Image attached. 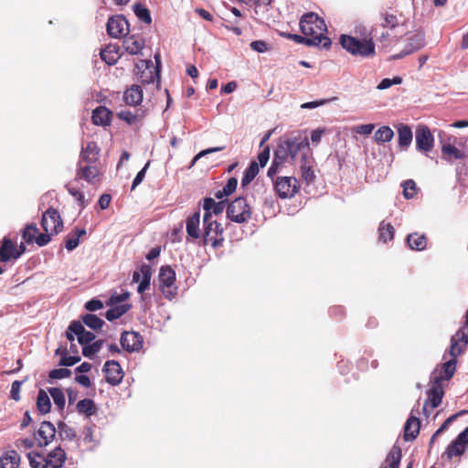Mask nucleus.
I'll use <instances>...</instances> for the list:
<instances>
[{
  "instance_id": "1",
  "label": "nucleus",
  "mask_w": 468,
  "mask_h": 468,
  "mask_svg": "<svg viewBox=\"0 0 468 468\" xmlns=\"http://www.w3.org/2000/svg\"><path fill=\"white\" fill-rule=\"evenodd\" d=\"M310 143L305 135L297 134L289 136L282 140L273 153V159L271 166L268 168L267 176L273 179V176L280 171L289 160L292 164L299 153L303 151L310 152Z\"/></svg>"
},
{
  "instance_id": "2",
  "label": "nucleus",
  "mask_w": 468,
  "mask_h": 468,
  "mask_svg": "<svg viewBox=\"0 0 468 468\" xmlns=\"http://www.w3.org/2000/svg\"><path fill=\"white\" fill-rule=\"evenodd\" d=\"M341 47L353 56L372 58L376 55L375 43L372 38L358 39L350 35L342 34L339 37Z\"/></svg>"
},
{
  "instance_id": "3",
  "label": "nucleus",
  "mask_w": 468,
  "mask_h": 468,
  "mask_svg": "<svg viewBox=\"0 0 468 468\" xmlns=\"http://www.w3.org/2000/svg\"><path fill=\"white\" fill-rule=\"evenodd\" d=\"M300 30L303 35L309 37H327L324 33L327 31V27L323 18L319 17L316 13L307 12L301 16Z\"/></svg>"
},
{
  "instance_id": "4",
  "label": "nucleus",
  "mask_w": 468,
  "mask_h": 468,
  "mask_svg": "<svg viewBox=\"0 0 468 468\" xmlns=\"http://www.w3.org/2000/svg\"><path fill=\"white\" fill-rule=\"evenodd\" d=\"M227 218L235 223L248 222L251 218V208L244 197H238L231 202L228 201Z\"/></svg>"
},
{
  "instance_id": "5",
  "label": "nucleus",
  "mask_w": 468,
  "mask_h": 468,
  "mask_svg": "<svg viewBox=\"0 0 468 468\" xmlns=\"http://www.w3.org/2000/svg\"><path fill=\"white\" fill-rule=\"evenodd\" d=\"M159 289L164 296L172 300L177 294V287L176 282V271L169 265L162 266L158 274Z\"/></svg>"
},
{
  "instance_id": "6",
  "label": "nucleus",
  "mask_w": 468,
  "mask_h": 468,
  "mask_svg": "<svg viewBox=\"0 0 468 468\" xmlns=\"http://www.w3.org/2000/svg\"><path fill=\"white\" fill-rule=\"evenodd\" d=\"M41 227L51 235L59 233L63 229V221L58 209L48 208L42 215Z\"/></svg>"
},
{
  "instance_id": "7",
  "label": "nucleus",
  "mask_w": 468,
  "mask_h": 468,
  "mask_svg": "<svg viewBox=\"0 0 468 468\" xmlns=\"http://www.w3.org/2000/svg\"><path fill=\"white\" fill-rule=\"evenodd\" d=\"M186 242H196L201 246L203 232L200 229V208L186 219Z\"/></svg>"
},
{
  "instance_id": "8",
  "label": "nucleus",
  "mask_w": 468,
  "mask_h": 468,
  "mask_svg": "<svg viewBox=\"0 0 468 468\" xmlns=\"http://www.w3.org/2000/svg\"><path fill=\"white\" fill-rule=\"evenodd\" d=\"M416 150L429 153L434 146V137L427 125H420L415 132Z\"/></svg>"
},
{
  "instance_id": "9",
  "label": "nucleus",
  "mask_w": 468,
  "mask_h": 468,
  "mask_svg": "<svg viewBox=\"0 0 468 468\" xmlns=\"http://www.w3.org/2000/svg\"><path fill=\"white\" fill-rule=\"evenodd\" d=\"M106 30L109 36L118 38L128 34L129 23L122 15H115L108 19Z\"/></svg>"
},
{
  "instance_id": "10",
  "label": "nucleus",
  "mask_w": 468,
  "mask_h": 468,
  "mask_svg": "<svg viewBox=\"0 0 468 468\" xmlns=\"http://www.w3.org/2000/svg\"><path fill=\"white\" fill-rule=\"evenodd\" d=\"M122 348L128 353L139 352L143 348L144 338L135 331H124L121 335Z\"/></svg>"
},
{
  "instance_id": "11",
  "label": "nucleus",
  "mask_w": 468,
  "mask_h": 468,
  "mask_svg": "<svg viewBox=\"0 0 468 468\" xmlns=\"http://www.w3.org/2000/svg\"><path fill=\"white\" fill-rule=\"evenodd\" d=\"M274 186L281 198L292 197L299 189L298 181L294 176L278 177Z\"/></svg>"
},
{
  "instance_id": "12",
  "label": "nucleus",
  "mask_w": 468,
  "mask_h": 468,
  "mask_svg": "<svg viewBox=\"0 0 468 468\" xmlns=\"http://www.w3.org/2000/svg\"><path fill=\"white\" fill-rule=\"evenodd\" d=\"M224 228L218 221H214L211 223V230L209 231V235L207 236L206 230L203 229V236L201 239V246H207L208 243L214 249H218L223 245L224 242Z\"/></svg>"
},
{
  "instance_id": "13",
  "label": "nucleus",
  "mask_w": 468,
  "mask_h": 468,
  "mask_svg": "<svg viewBox=\"0 0 468 468\" xmlns=\"http://www.w3.org/2000/svg\"><path fill=\"white\" fill-rule=\"evenodd\" d=\"M457 357L452 358L441 365V369L435 368L431 376L433 384H442L444 380H450L456 370Z\"/></svg>"
},
{
  "instance_id": "14",
  "label": "nucleus",
  "mask_w": 468,
  "mask_h": 468,
  "mask_svg": "<svg viewBox=\"0 0 468 468\" xmlns=\"http://www.w3.org/2000/svg\"><path fill=\"white\" fill-rule=\"evenodd\" d=\"M102 371L105 373L106 381L112 386L119 385L124 377V372L116 360H107L104 365Z\"/></svg>"
},
{
  "instance_id": "15",
  "label": "nucleus",
  "mask_w": 468,
  "mask_h": 468,
  "mask_svg": "<svg viewBox=\"0 0 468 468\" xmlns=\"http://www.w3.org/2000/svg\"><path fill=\"white\" fill-rule=\"evenodd\" d=\"M284 36L288 39L293 40L298 44H304L308 47H320L324 49H328L332 45V41L329 37H322L321 36L317 37H309L304 35L292 33L284 34Z\"/></svg>"
},
{
  "instance_id": "16",
  "label": "nucleus",
  "mask_w": 468,
  "mask_h": 468,
  "mask_svg": "<svg viewBox=\"0 0 468 468\" xmlns=\"http://www.w3.org/2000/svg\"><path fill=\"white\" fill-rule=\"evenodd\" d=\"M152 277V267L149 264L143 263L140 267V271H133V282H139L137 292L144 293L150 288Z\"/></svg>"
},
{
  "instance_id": "17",
  "label": "nucleus",
  "mask_w": 468,
  "mask_h": 468,
  "mask_svg": "<svg viewBox=\"0 0 468 468\" xmlns=\"http://www.w3.org/2000/svg\"><path fill=\"white\" fill-rule=\"evenodd\" d=\"M419 404L411 410V414L404 424V440L411 441L417 438L420 432V420L413 415V412H419Z\"/></svg>"
},
{
  "instance_id": "18",
  "label": "nucleus",
  "mask_w": 468,
  "mask_h": 468,
  "mask_svg": "<svg viewBox=\"0 0 468 468\" xmlns=\"http://www.w3.org/2000/svg\"><path fill=\"white\" fill-rule=\"evenodd\" d=\"M56 432V428L52 422L48 420L42 421L39 429L37 431V436L39 437L37 446H48L55 439Z\"/></svg>"
},
{
  "instance_id": "19",
  "label": "nucleus",
  "mask_w": 468,
  "mask_h": 468,
  "mask_svg": "<svg viewBox=\"0 0 468 468\" xmlns=\"http://www.w3.org/2000/svg\"><path fill=\"white\" fill-rule=\"evenodd\" d=\"M122 46L129 54L139 55L144 47V40L140 36L127 34L124 36Z\"/></svg>"
},
{
  "instance_id": "20",
  "label": "nucleus",
  "mask_w": 468,
  "mask_h": 468,
  "mask_svg": "<svg viewBox=\"0 0 468 468\" xmlns=\"http://www.w3.org/2000/svg\"><path fill=\"white\" fill-rule=\"evenodd\" d=\"M443 388L442 384H433V386L428 390L427 395L428 399L423 405L424 413L427 412V405L431 404L432 409H435L440 406L443 397Z\"/></svg>"
},
{
  "instance_id": "21",
  "label": "nucleus",
  "mask_w": 468,
  "mask_h": 468,
  "mask_svg": "<svg viewBox=\"0 0 468 468\" xmlns=\"http://www.w3.org/2000/svg\"><path fill=\"white\" fill-rule=\"evenodd\" d=\"M397 132L399 147L402 151L408 150L413 139L411 128L408 124L399 123Z\"/></svg>"
},
{
  "instance_id": "22",
  "label": "nucleus",
  "mask_w": 468,
  "mask_h": 468,
  "mask_svg": "<svg viewBox=\"0 0 468 468\" xmlns=\"http://www.w3.org/2000/svg\"><path fill=\"white\" fill-rule=\"evenodd\" d=\"M16 255V244L15 242L5 237L0 244V262H8L11 260H17Z\"/></svg>"
},
{
  "instance_id": "23",
  "label": "nucleus",
  "mask_w": 468,
  "mask_h": 468,
  "mask_svg": "<svg viewBox=\"0 0 468 468\" xmlns=\"http://www.w3.org/2000/svg\"><path fill=\"white\" fill-rule=\"evenodd\" d=\"M441 158L447 163L452 164L453 160H463L466 158V154L451 144H444L441 146Z\"/></svg>"
},
{
  "instance_id": "24",
  "label": "nucleus",
  "mask_w": 468,
  "mask_h": 468,
  "mask_svg": "<svg viewBox=\"0 0 468 468\" xmlns=\"http://www.w3.org/2000/svg\"><path fill=\"white\" fill-rule=\"evenodd\" d=\"M112 112L104 106H98L92 112L91 120L93 124L108 126L111 124Z\"/></svg>"
},
{
  "instance_id": "25",
  "label": "nucleus",
  "mask_w": 468,
  "mask_h": 468,
  "mask_svg": "<svg viewBox=\"0 0 468 468\" xmlns=\"http://www.w3.org/2000/svg\"><path fill=\"white\" fill-rule=\"evenodd\" d=\"M124 101L127 105L136 106L143 101V89L140 85H132L124 91Z\"/></svg>"
},
{
  "instance_id": "26",
  "label": "nucleus",
  "mask_w": 468,
  "mask_h": 468,
  "mask_svg": "<svg viewBox=\"0 0 468 468\" xmlns=\"http://www.w3.org/2000/svg\"><path fill=\"white\" fill-rule=\"evenodd\" d=\"M46 459L48 466L61 468L66 461L65 451L60 446H58L48 453Z\"/></svg>"
},
{
  "instance_id": "27",
  "label": "nucleus",
  "mask_w": 468,
  "mask_h": 468,
  "mask_svg": "<svg viewBox=\"0 0 468 468\" xmlns=\"http://www.w3.org/2000/svg\"><path fill=\"white\" fill-rule=\"evenodd\" d=\"M426 44L425 34L422 31H417L407 37V48L410 53L420 50Z\"/></svg>"
},
{
  "instance_id": "28",
  "label": "nucleus",
  "mask_w": 468,
  "mask_h": 468,
  "mask_svg": "<svg viewBox=\"0 0 468 468\" xmlns=\"http://www.w3.org/2000/svg\"><path fill=\"white\" fill-rule=\"evenodd\" d=\"M0 464L3 468H19L20 456L15 450H8L0 456Z\"/></svg>"
},
{
  "instance_id": "29",
  "label": "nucleus",
  "mask_w": 468,
  "mask_h": 468,
  "mask_svg": "<svg viewBox=\"0 0 468 468\" xmlns=\"http://www.w3.org/2000/svg\"><path fill=\"white\" fill-rule=\"evenodd\" d=\"M460 342H463L464 345L468 344V335L465 333H461L458 331L451 338V346L449 353L451 356L457 357L463 352V347L459 345Z\"/></svg>"
},
{
  "instance_id": "30",
  "label": "nucleus",
  "mask_w": 468,
  "mask_h": 468,
  "mask_svg": "<svg viewBox=\"0 0 468 468\" xmlns=\"http://www.w3.org/2000/svg\"><path fill=\"white\" fill-rule=\"evenodd\" d=\"M300 170H301V176H302L303 179L307 184H311L314 182L315 176H314L311 162L307 157V154L304 152L302 153V154H301Z\"/></svg>"
},
{
  "instance_id": "31",
  "label": "nucleus",
  "mask_w": 468,
  "mask_h": 468,
  "mask_svg": "<svg viewBox=\"0 0 468 468\" xmlns=\"http://www.w3.org/2000/svg\"><path fill=\"white\" fill-rule=\"evenodd\" d=\"M406 240L410 250L421 251L426 249L427 238L424 234L417 232L409 234Z\"/></svg>"
},
{
  "instance_id": "32",
  "label": "nucleus",
  "mask_w": 468,
  "mask_h": 468,
  "mask_svg": "<svg viewBox=\"0 0 468 468\" xmlns=\"http://www.w3.org/2000/svg\"><path fill=\"white\" fill-rule=\"evenodd\" d=\"M81 162L79 161L77 177L86 180L88 183L92 184L95 178L98 176V169L93 165L81 166Z\"/></svg>"
},
{
  "instance_id": "33",
  "label": "nucleus",
  "mask_w": 468,
  "mask_h": 468,
  "mask_svg": "<svg viewBox=\"0 0 468 468\" xmlns=\"http://www.w3.org/2000/svg\"><path fill=\"white\" fill-rule=\"evenodd\" d=\"M226 206H228V199L218 202H216L212 197H205L203 199V209H210L215 216L220 215L224 211Z\"/></svg>"
},
{
  "instance_id": "34",
  "label": "nucleus",
  "mask_w": 468,
  "mask_h": 468,
  "mask_svg": "<svg viewBox=\"0 0 468 468\" xmlns=\"http://www.w3.org/2000/svg\"><path fill=\"white\" fill-rule=\"evenodd\" d=\"M99 154V148L95 142H89L85 148H82L80 152V162L85 161L89 164L94 163L97 160Z\"/></svg>"
},
{
  "instance_id": "35",
  "label": "nucleus",
  "mask_w": 468,
  "mask_h": 468,
  "mask_svg": "<svg viewBox=\"0 0 468 468\" xmlns=\"http://www.w3.org/2000/svg\"><path fill=\"white\" fill-rule=\"evenodd\" d=\"M466 451V444L455 438L446 448L444 454L448 460H452L453 456H461Z\"/></svg>"
},
{
  "instance_id": "36",
  "label": "nucleus",
  "mask_w": 468,
  "mask_h": 468,
  "mask_svg": "<svg viewBox=\"0 0 468 468\" xmlns=\"http://www.w3.org/2000/svg\"><path fill=\"white\" fill-rule=\"evenodd\" d=\"M37 409L40 415L48 413L51 410L50 399L48 391L39 389L37 396Z\"/></svg>"
},
{
  "instance_id": "37",
  "label": "nucleus",
  "mask_w": 468,
  "mask_h": 468,
  "mask_svg": "<svg viewBox=\"0 0 468 468\" xmlns=\"http://www.w3.org/2000/svg\"><path fill=\"white\" fill-rule=\"evenodd\" d=\"M74 329L78 332V343L82 347L91 343L96 338L95 334L92 333L91 331L86 330L82 323L79 320L78 325H76Z\"/></svg>"
},
{
  "instance_id": "38",
  "label": "nucleus",
  "mask_w": 468,
  "mask_h": 468,
  "mask_svg": "<svg viewBox=\"0 0 468 468\" xmlns=\"http://www.w3.org/2000/svg\"><path fill=\"white\" fill-rule=\"evenodd\" d=\"M85 229L75 228L72 234H69L65 240V248L67 250L71 251L80 245V239L81 236L86 235Z\"/></svg>"
},
{
  "instance_id": "39",
  "label": "nucleus",
  "mask_w": 468,
  "mask_h": 468,
  "mask_svg": "<svg viewBox=\"0 0 468 468\" xmlns=\"http://www.w3.org/2000/svg\"><path fill=\"white\" fill-rule=\"evenodd\" d=\"M76 410L79 414H83L87 418H90L95 414L96 405L93 399H83L77 403Z\"/></svg>"
},
{
  "instance_id": "40",
  "label": "nucleus",
  "mask_w": 468,
  "mask_h": 468,
  "mask_svg": "<svg viewBox=\"0 0 468 468\" xmlns=\"http://www.w3.org/2000/svg\"><path fill=\"white\" fill-rule=\"evenodd\" d=\"M131 307L132 304L130 303H122L119 305L114 304L113 307L106 311L105 318L110 322L119 319L124 314H126L131 309Z\"/></svg>"
},
{
  "instance_id": "41",
  "label": "nucleus",
  "mask_w": 468,
  "mask_h": 468,
  "mask_svg": "<svg viewBox=\"0 0 468 468\" xmlns=\"http://www.w3.org/2000/svg\"><path fill=\"white\" fill-rule=\"evenodd\" d=\"M80 322L82 323L83 325H86L87 327L94 331L101 329L105 324V322L101 318L92 314H86L84 315H81Z\"/></svg>"
},
{
  "instance_id": "42",
  "label": "nucleus",
  "mask_w": 468,
  "mask_h": 468,
  "mask_svg": "<svg viewBox=\"0 0 468 468\" xmlns=\"http://www.w3.org/2000/svg\"><path fill=\"white\" fill-rule=\"evenodd\" d=\"M259 173V165L255 160H251L245 169L242 179H241V186L245 187L248 186L258 175Z\"/></svg>"
},
{
  "instance_id": "43",
  "label": "nucleus",
  "mask_w": 468,
  "mask_h": 468,
  "mask_svg": "<svg viewBox=\"0 0 468 468\" xmlns=\"http://www.w3.org/2000/svg\"><path fill=\"white\" fill-rule=\"evenodd\" d=\"M395 229L390 223L385 221L380 222L378 227V239L380 241L387 243L394 239Z\"/></svg>"
},
{
  "instance_id": "44",
  "label": "nucleus",
  "mask_w": 468,
  "mask_h": 468,
  "mask_svg": "<svg viewBox=\"0 0 468 468\" xmlns=\"http://www.w3.org/2000/svg\"><path fill=\"white\" fill-rule=\"evenodd\" d=\"M119 58L118 48L114 46H108L101 51V58L108 65H114Z\"/></svg>"
},
{
  "instance_id": "45",
  "label": "nucleus",
  "mask_w": 468,
  "mask_h": 468,
  "mask_svg": "<svg viewBox=\"0 0 468 468\" xmlns=\"http://www.w3.org/2000/svg\"><path fill=\"white\" fill-rule=\"evenodd\" d=\"M402 453L399 446L394 445L388 452L386 463H388V468H399L401 461ZM388 468V467H381Z\"/></svg>"
},
{
  "instance_id": "46",
  "label": "nucleus",
  "mask_w": 468,
  "mask_h": 468,
  "mask_svg": "<svg viewBox=\"0 0 468 468\" xmlns=\"http://www.w3.org/2000/svg\"><path fill=\"white\" fill-rule=\"evenodd\" d=\"M394 137V132L389 126L383 125L379 127L374 134V139L377 143H388Z\"/></svg>"
},
{
  "instance_id": "47",
  "label": "nucleus",
  "mask_w": 468,
  "mask_h": 468,
  "mask_svg": "<svg viewBox=\"0 0 468 468\" xmlns=\"http://www.w3.org/2000/svg\"><path fill=\"white\" fill-rule=\"evenodd\" d=\"M48 392L50 394L54 404L58 410H63L66 404V399L63 390L60 388L53 387L48 388Z\"/></svg>"
},
{
  "instance_id": "48",
  "label": "nucleus",
  "mask_w": 468,
  "mask_h": 468,
  "mask_svg": "<svg viewBox=\"0 0 468 468\" xmlns=\"http://www.w3.org/2000/svg\"><path fill=\"white\" fill-rule=\"evenodd\" d=\"M133 12L137 18L144 23L150 25L152 23V17L149 9L141 3L133 5Z\"/></svg>"
},
{
  "instance_id": "49",
  "label": "nucleus",
  "mask_w": 468,
  "mask_h": 468,
  "mask_svg": "<svg viewBox=\"0 0 468 468\" xmlns=\"http://www.w3.org/2000/svg\"><path fill=\"white\" fill-rule=\"evenodd\" d=\"M154 58H155V61H156V67L154 69V73H153V70H148V72L146 71H142L141 75H140V80L143 83H152L154 81V79H159V75H160V66H161V61H160V58H159V55H155L154 56Z\"/></svg>"
},
{
  "instance_id": "50",
  "label": "nucleus",
  "mask_w": 468,
  "mask_h": 468,
  "mask_svg": "<svg viewBox=\"0 0 468 468\" xmlns=\"http://www.w3.org/2000/svg\"><path fill=\"white\" fill-rule=\"evenodd\" d=\"M104 340L98 339L82 347V355L85 357L91 359L101 348Z\"/></svg>"
},
{
  "instance_id": "51",
  "label": "nucleus",
  "mask_w": 468,
  "mask_h": 468,
  "mask_svg": "<svg viewBox=\"0 0 468 468\" xmlns=\"http://www.w3.org/2000/svg\"><path fill=\"white\" fill-rule=\"evenodd\" d=\"M58 435L61 440L73 441L76 439L77 434L73 428L69 427L67 423L60 420L58 422Z\"/></svg>"
},
{
  "instance_id": "52",
  "label": "nucleus",
  "mask_w": 468,
  "mask_h": 468,
  "mask_svg": "<svg viewBox=\"0 0 468 468\" xmlns=\"http://www.w3.org/2000/svg\"><path fill=\"white\" fill-rule=\"evenodd\" d=\"M27 458L29 461V465L31 468H47V459L43 457L37 452H30L27 453Z\"/></svg>"
},
{
  "instance_id": "53",
  "label": "nucleus",
  "mask_w": 468,
  "mask_h": 468,
  "mask_svg": "<svg viewBox=\"0 0 468 468\" xmlns=\"http://www.w3.org/2000/svg\"><path fill=\"white\" fill-rule=\"evenodd\" d=\"M38 229L35 223L27 224L22 231V238L27 244H32L37 237Z\"/></svg>"
},
{
  "instance_id": "54",
  "label": "nucleus",
  "mask_w": 468,
  "mask_h": 468,
  "mask_svg": "<svg viewBox=\"0 0 468 468\" xmlns=\"http://www.w3.org/2000/svg\"><path fill=\"white\" fill-rule=\"evenodd\" d=\"M80 359H81V357L78 355L69 356L68 349L64 348V350L62 352V356L60 357L58 365L59 367H72V366L76 365L77 363H79L80 361Z\"/></svg>"
},
{
  "instance_id": "55",
  "label": "nucleus",
  "mask_w": 468,
  "mask_h": 468,
  "mask_svg": "<svg viewBox=\"0 0 468 468\" xmlns=\"http://www.w3.org/2000/svg\"><path fill=\"white\" fill-rule=\"evenodd\" d=\"M380 16L382 19L380 26L382 27H388L390 29H393L399 25V19L397 16L393 14H389L385 11L380 13Z\"/></svg>"
},
{
  "instance_id": "56",
  "label": "nucleus",
  "mask_w": 468,
  "mask_h": 468,
  "mask_svg": "<svg viewBox=\"0 0 468 468\" xmlns=\"http://www.w3.org/2000/svg\"><path fill=\"white\" fill-rule=\"evenodd\" d=\"M71 376V370L66 368L65 367L63 368H55L48 372V382L51 383V380L54 379H62L65 378H69Z\"/></svg>"
},
{
  "instance_id": "57",
  "label": "nucleus",
  "mask_w": 468,
  "mask_h": 468,
  "mask_svg": "<svg viewBox=\"0 0 468 468\" xmlns=\"http://www.w3.org/2000/svg\"><path fill=\"white\" fill-rule=\"evenodd\" d=\"M130 297V292L125 291L122 293L114 292L111 295L110 299L106 302V305H119L118 303H122L126 301Z\"/></svg>"
},
{
  "instance_id": "58",
  "label": "nucleus",
  "mask_w": 468,
  "mask_h": 468,
  "mask_svg": "<svg viewBox=\"0 0 468 468\" xmlns=\"http://www.w3.org/2000/svg\"><path fill=\"white\" fill-rule=\"evenodd\" d=\"M402 186H403V194H404L405 198H407V199L412 198L414 197L416 189H417L415 181L412 179H408L403 182Z\"/></svg>"
},
{
  "instance_id": "59",
  "label": "nucleus",
  "mask_w": 468,
  "mask_h": 468,
  "mask_svg": "<svg viewBox=\"0 0 468 468\" xmlns=\"http://www.w3.org/2000/svg\"><path fill=\"white\" fill-rule=\"evenodd\" d=\"M117 117L127 124L132 125L136 122L138 115L130 111H121L117 112Z\"/></svg>"
},
{
  "instance_id": "60",
  "label": "nucleus",
  "mask_w": 468,
  "mask_h": 468,
  "mask_svg": "<svg viewBox=\"0 0 468 468\" xmlns=\"http://www.w3.org/2000/svg\"><path fill=\"white\" fill-rule=\"evenodd\" d=\"M149 165H150V161H148L144 165V166L137 173V175L135 176V177L133 178V183H132V186H131L132 191L134 190L137 187V186H139L143 182L144 178L145 177V174H146V171H147Z\"/></svg>"
},
{
  "instance_id": "61",
  "label": "nucleus",
  "mask_w": 468,
  "mask_h": 468,
  "mask_svg": "<svg viewBox=\"0 0 468 468\" xmlns=\"http://www.w3.org/2000/svg\"><path fill=\"white\" fill-rule=\"evenodd\" d=\"M68 191L73 197L76 198L81 208L86 207L87 202L85 200L84 194L80 189L74 187H68Z\"/></svg>"
},
{
  "instance_id": "62",
  "label": "nucleus",
  "mask_w": 468,
  "mask_h": 468,
  "mask_svg": "<svg viewBox=\"0 0 468 468\" xmlns=\"http://www.w3.org/2000/svg\"><path fill=\"white\" fill-rule=\"evenodd\" d=\"M102 307L103 303L97 298H92L84 304V308L89 312H95L101 310Z\"/></svg>"
},
{
  "instance_id": "63",
  "label": "nucleus",
  "mask_w": 468,
  "mask_h": 468,
  "mask_svg": "<svg viewBox=\"0 0 468 468\" xmlns=\"http://www.w3.org/2000/svg\"><path fill=\"white\" fill-rule=\"evenodd\" d=\"M214 214L211 212V210H204L203 215V229L206 230L207 236H208L209 231L211 230V223L215 220L212 218V216Z\"/></svg>"
},
{
  "instance_id": "64",
  "label": "nucleus",
  "mask_w": 468,
  "mask_h": 468,
  "mask_svg": "<svg viewBox=\"0 0 468 468\" xmlns=\"http://www.w3.org/2000/svg\"><path fill=\"white\" fill-rule=\"evenodd\" d=\"M23 384V381L15 380L11 385L10 397L12 399L18 401L20 400V388Z\"/></svg>"
}]
</instances>
